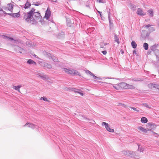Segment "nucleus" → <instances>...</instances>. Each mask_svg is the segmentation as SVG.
I'll return each instance as SVG.
<instances>
[{
    "label": "nucleus",
    "mask_w": 159,
    "mask_h": 159,
    "mask_svg": "<svg viewBox=\"0 0 159 159\" xmlns=\"http://www.w3.org/2000/svg\"><path fill=\"white\" fill-rule=\"evenodd\" d=\"M35 9L34 8H32L28 12H24L23 19H25L26 22H29L30 21H31L32 19L38 20L41 18L42 16L39 11L35 12Z\"/></svg>",
    "instance_id": "f257e3e1"
},
{
    "label": "nucleus",
    "mask_w": 159,
    "mask_h": 159,
    "mask_svg": "<svg viewBox=\"0 0 159 159\" xmlns=\"http://www.w3.org/2000/svg\"><path fill=\"white\" fill-rule=\"evenodd\" d=\"M113 87L116 89L119 90L120 89H134V87L132 85H129L125 82H121L119 84H112Z\"/></svg>",
    "instance_id": "f03ea898"
},
{
    "label": "nucleus",
    "mask_w": 159,
    "mask_h": 159,
    "mask_svg": "<svg viewBox=\"0 0 159 159\" xmlns=\"http://www.w3.org/2000/svg\"><path fill=\"white\" fill-rule=\"evenodd\" d=\"M63 69L64 71L68 74H70L73 75H79L80 76H81L80 72L76 70L73 69L69 70L66 68H64Z\"/></svg>",
    "instance_id": "7ed1b4c3"
},
{
    "label": "nucleus",
    "mask_w": 159,
    "mask_h": 159,
    "mask_svg": "<svg viewBox=\"0 0 159 159\" xmlns=\"http://www.w3.org/2000/svg\"><path fill=\"white\" fill-rule=\"evenodd\" d=\"M44 54L47 56L49 58H51L53 61L55 62L58 61V60L57 58L53 56L51 54L49 53L46 51H44L43 52Z\"/></svg>",
    "instance_id": "20e7f679"
},
{
    "label": "nucleus",
    "mask_w": 159,
    "mask_h": 159,
    "mask_svg": "<svg viewBox=\"0 0 159 159\" xmlns=\"http://www.w3.org/2000/svg\"><path fill=\"white\" fill-rule=\"evenodd\" d=\"M122 153L126 155L129 156L131 157H134L135 154L134 152L130 151H122Z\"/></svg>",
    "instance_id": "39448f33"
},
{
    "label": "nucleus",
    "mask_w": 159,
    "mask_h": 159,
    "mask_svg": "<svg viewBox=\"0 0 159 159\" xmlns=\"http://www.w3.org/2000/svg\"><path fill=\"white\" fill-rule=\"evenodd\" d=\"M148 125L150 126L149 127V131L152 132V134H157L154 132L152 131V130H153L156 128V125L154 124H152L151 123H148Z\"/></svg>",
    "instance_id": "423d86ee"
},
{
    "label": "nucleus",
    "mask_w": 159,
    "mask_h": 159,
    "mask_svg": "<svg viewBox=\"0 0 159 159\" xmlns=\"http://www.w3.org/2000/svg\"><path fill=\"white\" fill-rule=\"evenodd\" d=\"M137 14L140 16H144L146 15L145 13H144L142 9L139 8L138 9L137 11Z\"/></svg>",
    "instance_id": "0eeeda50"
},
{
    "label": "nucleus",
    "mask_w": 159,
    "mask_h": 159,
    "mask_svg": "<svg viewBox=\"0 0 159 159\" xmlns=\"http://www.w3.org/2000/svg\"><path fill=\"white\" fill-rule=\"evenodd\" d=\"M110 12H109L108 13V20H109V27H110V29L111 30H112L113 28V23L111 21V18L110 17Z\"/></svg>",
    "instance_id": "6e6552de"
},
{
    "label": "nucleus",
    "mask_w": 159,
    "mask_h": 159,
    "mask_svg": "<svg viewBox=\"0 0 159 159\" xmlns=\"http://www.w3.org/2000/svg\"><path fill=\"white\" fill-rule=\"evenodd\" d=\"M31 6V3L28 1V0H27L26 3L24 5L21 6H20L22 8H24L25 9H26L30 7Z\"/></svg>",
    "instance_id": "1a4fd4ad"
},
{
    "label": "nucleus",
    "mask_w": 159,
    "mask_h": 159,
    "mask_svg": "<svg viewBox=\"0 0 159 159\" xmlns=\"http://www.w3.org/2000/svg\"><path fill=\"white\" fill-rule=\"evenodd\" d=\"M7 14L14 18H18L20 16V14L19 13V12L17 13H8V14Z\"/></svg>",
    "instance_id": "9d476101"
},
{
    "label": "nucleus",
    "mask_w": 159,
    "mask_h": 159,
    "mask_svg": "<svg viewBox=\"0 0 159 159\" xmlns=\"http://www.w3.org/2000/svg\"><path fill=\"white\" fill-rule=\"evenodd\" d=\"M26 125H27L28 127H29L31 128L32 129H34V128H36L37 129L38 126L36 125H35L32 123H27L24 126H25Z\"/></svg>",
    "instance_id": "9b49d317"
},
{
    "label": "nucleus",
    "mask_w": 159,
    "mask_h": 159,
    "mask_svg": "<svg viewBox=\"0 0 159 159\" xmlns=\"http://www.w3.org/2000/svg\"><path fill=\"white\" fill-rule=\"evenodd\" d=\"M138 129L140 131L145 133H147L148 131H149V129L147 128V129H145L144 128L140 126L139 127Z\"/></svg>",
    "instance_id": "f8f14e48"
},
{
    "label": "nucleus",
    "mask_w": 159,
    "mask_h": 159,
    "mask_svg": "<svg viewBox=\"0 0 159 159\" xmlns=\"http://www.w3.org/2000/svg\"><path fill=\"white\" fill-rule=\"evenodd\" d=\"M3 38H4L5 39H8V40H12V42L14 43H16L18 41V40H15L14 39H13L11 37H8L7 36L3 35Z\"/></svg>",
    "instance_id": "ddd939ff"
},
{
    "label": "nucleus",
    "mask_w": 159,
    "mask_h": 159,
    "mask_svg": "<svg viewBox=\"0 0 159 159\" xmlns=\"http://www.w3.org/2000/svg\"><path fill=\"white\" fill-rule=\"evenodd\" d=\"M158 46V44H155L150 47V49L152 51H154V52L155 53V52L156 51V50H159L157 49Z\"/></svg>",
    "instance_id": "4468645a"
},
{
    "label": "nucleus",
    "mask_w": 159,
    "mask_h": 159,
    "mask_svg": "<svg viewBox=\"0 0 159 159\" xmlns=\"http://www.w3.org/2000/svg\"><path fill=\"white\" fill-rule=\"evenodd\" d=\"M7 10L11 12H12L13 9V5L11 3H8L7 4Z\"/></svg>",
    "instance_id": "2eb2a0df"
},
{
    "label": "nucleus",
    "mask_w": 159,
    "mask_h": 159,
    "mask_svg": "<svg viewBox=\"0 0 159 159\" xmlns=\"http://www.w3.org/2000/svg\"><path fill=\"white\" fill-rule=\"evenodd\" d=\"M51 15V11H48L47 10L46 12L45 13V17L46 18L47 20L49 18L50 16Z\"/></svg>",
    "instance_id": "dca6fc26"
},
{
    "label": "nucleus",
    "mask_w": 159,
    "mask_h": 159,
    "mask_svg": "<svg viewBox=\"0 0 159 159\" xmlns=\"http://www.w3.org/2000/svg\"><path fill=\"white\" fill-rule=\"evenodd\" d=\"M22 87L21 85H18L17 86H13V88L15 89L16 90H17L19 92H20V89Z\"/></svg>",
    "instance_id": "f3484780"
},
{
    "label": "nucleus",
    "mask_w": 159,
    "mask_h": 159,
    "mask_svg": "<svg viewBox=\"0 0 159 159\" xmlns=\"http://www.w3.org/2000/svg\"><path fill=\"white\" fill-rule=\"evenodd\" d=\"M148 15L150 17H152L153 16V11L152 9H149L148 11Z\"/></svg>",
    "instance_id": "a211bd4d"
},
{
    "label": "nucleus",
    "mask_w": 159,
    "mask_h": 159,
    "mask_svg": "<svg viewBox=\"0 0 159 159\" xmlns=\"http://www.w3.org/2000/svg\"><path fill=\"white\" fill-rule=\"evenodd\" d=\"M64 33L63 32H61L59 34H58L57 36L58 38L59 39H61L64 37Z\"/></svg>",
    "instance_id": "6ab92c4d"
},
{
    "label": "nucleus",
    "mask_w": 159,
    "mask_h": 159,
    "mask_svg": "<svg viewBox=\"0 0 159 159\" xmlns=\"http://www.w3.org/2000/svg\"><path fill=\"white\" fill-rule=\"evenodd\" d=\"M27 63L30 65H36V63L32 59H29L27 61Z\"/></svg>",
    "instance_id": "aec40b11"
},
{
    "label": "nucleus",
    "mask_w": 159,
    "mask_h": 159,
    "mask_svg": "<svg viewBox=\"0 0 159 159\" xmlns=\"http://www.w3.org/2000/svg\"><path fill=\"white\" fill-rule=\"evenodd\" d=\"M102 126L105 125V128L107 130H108V128H110V125H109L107 123L105 122H102Z\"/></svg>",
    "instance_id": "412c9836"
},
{
    "label": "nucleus",
    "mask_w": 159,
    "mask_h": 159,
    "mask_svg": "<svg viewBox=\"0 0 159 159\" xmlns=\"http://www.w3.org/2000/svg\"><path fill=\"white\" fill-rule=\"evenodd\" d=\"M148 119L145 117H143L141 118V121L143 123H146L148 122Z\"/></svg>",
    "instance_id": "4be33fe9"
},
{
    "label": "nucleus",
    "mask_w": 159,
    "mask_h": 159,
    "mask_svg": "<svg viewBox=\"0 0 159 159\" xmlns=\"http://www.w3.org/2000/svg\"><path fill=\"white\" fill-rule=\"evenodd\" d=\"M136 6L134 4H130V8L133 11H135L136 10Z\"/></svg>",
    "instance_id": "5701e85b"
},
{
    "label": "nucleus",
    "mask_w": 159,
    "mask_h": 159,
    "mask_svg": "<svg viewBox=\"0 0 159 159\" xmlns=\"http://www.w3.org/2000/svg\"><path fill=\"white\" fill-rule=\"evenodd\" d=\"M114 39L115 41L117 42L118 44H119L120 43V42L119 41V38L118 37L117 35L115 34Z\"/></svg>",
    "instance_id": "b1692460"
},
{
    "label": "nucleus",
    "mask_w": 159,
    "mask_h": 159,
    "mask_svg": "<svg viewBox=\"0 0 159 159\" xmlns=\"http://www.w3.org/2000/svg\"><path fill=\"white\" fill-rule=\"evenodd\" d=\"M41 78L43 80L50 79L49 77L47 75H45L43 73V75L42 76V78Z\"/></svg>",
    "instance_id": "393cba45"
},
{
    "label": "nucleus",
    "mask_w": 159,
    "mask_h": 159,
    "mask_svg": "<svg viewBox=\"0 0 159 159\" xmlns=\"http://www.w3.org/2000/svg\"><path fill=\"white\" fill-rule=\"evenodd\" d=\"M155 54L157 60L159 61V50H156L155 52Z\"/></svg>",
    "instance_id": "a878e982"
},
{
    "label": "nucleus",
    "mask_w": 159,
    "mask_h": 159,
    "mask_svg": "<svg viewBox=\"0 0 159 159\" xmlns=\"http://www.w3.org/2000/svg\"><path fill=\"white\" fill-rule=\"evenodd\" d=\"M131 80L132 81H141L143 80L141 78L136 77H135L131 79Z\"/></svg>",
    "instance_id": "bb28decb"
},
{
    "label": "nucleus",
    "mask_w": 159,
    "mask_h": 159,
    "mask_svg": "<svg viewBox=\"0 0 159 159\" xmlns=\"http://www.w3.org/2000/svg\"><path fill=\"white\" fill-rule=\"evenodd\" d=\"M131 46L133 48H135L137 47V45L135 42L134 41H133L131 42Z\"/></svg>",
    "instance_id": "cd10ccee"
},
{
    "label": "nucleus",
    "mask_w": 159,
    "mask_h": 159,
    "mask_svg": "<svg viewBox=\"0 0 159 159\" xmlns=\"http://www.w3.org/2000/svg\"><path fill=\"white\" fill-rule=\"evenodd\" d=\"M16 49L19 51V52L20 53H22V51L23 50V48L17 46H16Z\"/></svg>",
    "instance_id": "c85d7f7f"
},
{
    "label": "nucleus",
    "mask_w": 159,
    "mask_h": 159,
    "mask_svg": "<svg viewBox=\"0 0 159 159\" xmlns=\"http://www.w3.org/2000/svg\"><path fill=\"white\" fill-rule=\"evenodd\" d=\"M138 150L139 151H140V152H143L144 150V148H141V145H138Z\"/></svg>",
    "instance_id": "c756f323"
},
{
    "label": "nucleus",
    "mask_w": 159,
    "mask_h": 159,
    "mask_svg": "<svg viewBox=\"0 0 159 159\" xmlns=\"http://www.w3.org/2000/svg\"><path fill=\"white\" fill-rule=\"evenodd\" d=\"M143 47L145 50H147L148 48V43H143Z\"/></svg>",
    "instance_id": "7c9ffc66"
},
{
    "label": "nucleus",
    "mask_w": 159,
    "mask_h": 159,
    "mask_svg": "<svg viewBox=\"0 0 159 159\" xmlns=\"http://www.w3.org/2000/svg\"><path fill=\"white\" fill-rule=\"evenodd\" d=\"M107 45V43L102 42L100 43V47L101 48H104L105 46H106Z\"/></svg>",
    "instance_id": "2f4dec72"
},
{
    "label": "nucleus",
    "mask_w": 159,
    "mask_h": 159,
    "mask_svg": "<svg viewBox=\"0 0 159 159\" xmlns=\"http://www.w3.org/2000/svg\"><path fill=\"white\" fill-rule=\"evenodd\" d=\"M66 22L67 25L69 26H70L71 24V23L70 21V19L68 18L66 19Z\"/></svg>",
    "instance_id": "473e14b6"
},
{
    "label": "nucleus",
    "mask_w": 159,
    "mask_h": 159,
    "mask_svg": "<svg viewBox=\"0 0 159 159\" xmlns=\"http://www.w3.org/2000/svg\"><path fill=\"white\" fill-rule=\"evenodd\" d=\"M154 85H155V83L149 84L148 85V87L149 88L152 89L153 88V87Z\"/></svg>",
    "instance_id": "72a5a7b5"
},
{
    "label": "nucleus",
    "mask_w": 159,
    "mask_h": 159,
    "mask_svg": "<svg viewBox=\"0 0 159 159\" xmlns=\"http://www.w3.org/2000/svg\"><path fill=\"white\" fill-rule=\"evenodd\" d=\"M45 67L48 69L51 68H52V65L48 63H47L45 65Z\"/></svg>",
    "instance_id": "f704fd0d"
},
{
    "label": "nucleus",
    "mask_w": 159,
    "mask_h": 159,
    "mask_svg": "<svg viewBox=\"0 0 159 159\" xmlns=\"http://www.w3.org/2000/svg\"><path fill=\"white\" fill-rule=\"evenodd\" d=\"M97 1L99 3H104L106 2L105 0H97Z\"/></svg>",
    "instance_id": "c9c22d12"
},
{
    "label": "nucleus",
    "mask_w": 159,
    "mask_h": 159,
    "mask_svg": "<svg viewBox=\"0 0 159 159\" xmlns=\"http://www.w3.org/2000/svg\"><path fill=\"white\" fill-rule=\"evenodd\" d=\"M85 72L87 74H89V75H93V74L92 73L91 71L88 70H85Z\"/></svg>",
    "instance_id": "e433bc0d"
},
{
    "label": "nucleus",
    "mask_w": 159,
    "mask_h": 159,
    "mask_svg": "<svg viewBox=\"0 0 159 159\" xmlns=\"http://www.w3.org/2000/svg\"><path fill=\"white\" fill-rule=\"evenodd\" d=\"M153 87L159 89V84H155V85H154Z\"/></svg>",
    "instance_id": "4c0bfd02"
},
{
    "label": "nucleus",
    "mask_w": 159,
    "mask_h": 159,
    "mask_svg": "<svg viewBox=\"0 0 159 159\" xmlns=\"http://www.w3.org/2000/svg\"><path fill=\"white\" fill-rule=\"evenodd\" d=\"M41 4V2H36V3H33V5L36 6H38L39 5H40Z\"/></svg>",
    "instance_id": "58836bf2"
},
{
    "label": "nucleus",
    "mask_w": 159,
    "mask_h": 159,
    "mask_svg": "<svg viewBox=\"0 0 159 159\" xmlns=\"http://www.w3.org/2000/svg\"><path fill=\"white\" fill-rule=\"evenodd\" d=\"M131 109H133L134 110L136 111H137V112H139V110H138L136 108H135V107H130Z\"/></svg>",
    "instance_id": "ea45409f"
},
{
    "label": "nucleus",
    "mask_w": 159,
    "mask_h": 159,
    "mask_svg": "<svg viewBox=\"0 0 159 159\" xmlns=\"http://www.w3.org/2000/svg\"><path fill=\"white\" fill-rule=\"evenodd\" d=\"M142 105L144 107H145L147 108H150L149 106L148 105V104L147 103H143L142 104Z\"/></svg>",
    "instance_id": "a19ab883"
},
{
    "label": "nucleus",
    "mask_w": 159,
    "mask_h": 159,
    "mask_svg": "<svg viewBox=\"0 0 159 159\" xmlns=\"http://www.w3.org/2000/svg\"><path fill=\"white\" fill-rule=\"evenodd\" d=\"M107 131H109V132H110L111 133H113L114 132V130L113 129H111L110 128H109L108 130H107Z\"/></svg>",
    "instance_id": "79ce46f5"
},
{
    "label": "nucleus",
    "mask_w": 159,
    "mask_h": 159,
    "mask_svg": "<svg viewBox=\"0 0 159 159\" xmlns=\"http://www.w3.org/2000/svg\"><path fill=\"white\" fill-rule=\"evenodd\" d=\"M91 76H93V78L94 79H98L99 80H101V78H99V77H98L97 76H95V75H94V74H93V75H92Z\"/></svg>",
    "instance_id": "37998d69"
},
{
    "label": "nucleus",
    "mask_w": 159,
    "mask_h": 159,
    "mask_svg": "<svg viewBox=\"0 0 159 159\" xmlns=\"http://www.w3.org/2000/svg\"><path fill=\"white\" fill-rule=\"evenodd\" d=\"M41 99H42L44 101H48V100H47V98H46L45 97H43L41 98Z\"/></svg>",
    "instance_id": "c03bdc74"
},
{
    "label": "nucleus",
    "mask_w": 159,
    "mask_h": 159,
    "mask_svg": "<svg viewBox=\"0 0 159 159\" xmlns=\"http://www.w3.org/2000/svg\"><path fill=\"white\" fill-rule=\"evenodd\" d=\"M149 30L150 32H152L155 30V29L153 27H151L149 28Z\"/></svg>",
    "instance_id": "a18cd8bd"
},
{
    "label": "nucleus",
    "mask_w": 159,
    "mask_h": 159,
    "mask_svg": "<svg viewBox=\"0 0 159 159\" xmlns=\"http://www.w3.org/2000/svg\"><path fill=\"white\" fill-rule=\"evenodd\" d=\"M97 12H98L99 14H100V16L101 18L102 19V12H101V11H98L97 10Z\"/></svg>",
    "instance_id": "49530a36"
},
{
    "label": "nucleus",
    "mask_w": 159,
    "mask_h": 159,
    "mask_svg": "<svg viewBox=\"0 0 159 159\" xmlns=\"http://www.w3.org/2000/svg\"><path fill=\"white\" fill-rule=\"evenodd\" d=\"M101 52L104 55L106 54L107 53V52L106 50L102 51Z\"/></svg>",
    "instance_id": "de8ad7c7"
},
{
    "label": "nucleus",
    "mask_w": 159,
    "mask_h": 159,
    "mask_svg": "<svg viewBox=\"0 0 159 159\" xmlns=\"http://www.w3.org/2000/svg\"><path fill=\"white\" fill-rule=\"evenodd\" d=\"M151 26V25H150V24H148L145 26V28H146L147 29H148L149 27H150Z\"/></svg>",
    "instance_id": "09e8293b"
},
{
    "label": "nucleus",
    "mask_w": 159,
    "mask_h": 159,
    "mask_svg": "<svg viewBox=\"0 0 159 159\" xmlns=\"http://www.w3.org/2000/svg\"><path fill=\"white\" fill-rule=\"evenodd\" d=\"M75 92H77V93H79V94H80L81 96H83V93H80V92H78L77 91H76L75 90H74Z\"/></svg>",
    "instance_id": "8fccbe9b"
},
{
    "label": "nucleus",
    "mask_w": 159,
    "mask_h": 159,
    "mask_svg": "<svg viewBox=\"0 0 159 159\" xmlns=\"http://www.w3.org/2000/svg\"><path fill=\"white\" fill-rule=\"evenodd\" d=\"M119 104L125 107H126V106L124 104H122L121 103H119Z\"/></svg>",
    "instance_id": "3c124183"
},
{
    "label": "nucleus",
    "mask_w": 159,
    "mask_h": 159,
    "mask_svg": "<svg viewBox=\"0 0 159 159\" xmlns=\"http://www.w3.org/2000/svg\"><path fill=\"white\" fill-rule=\"evenodd\" d=\"M2 8L5 10H6V11H7V10H7V7H2Z\"/></svg>",
    "instance_id": "603ef678"
},
{
    "label": "nucleus",
    "mask_w": 159,
    "mask_h": 159,
    "mask_svg": "<svg viewBox=\"0 0 159 159\" xmlns=\"http://www.w3.org/2000/svg\"><path fill=\"white\" fill-rule=\"evenodd\" d=\"M2 12H3V13L4 14H7V13L5 11H3V10L2 11Z\"/></svg>",
    "instance_id": "864d4df0"
},
{
    "label": "nucleus",
    "mask_w": 159,
    "mask_h": 159,
    "mask_svg": "<svg viewBox=\"0 0 159 159\" xmlns=\"http://www.w3.org/2000/svg\"><path fill=\"white\" fill-rule=\"evenodd\" d=\"M42 75H43V74H39V76L41 78H42Z\"/></svg>",
    "instance_id": "5fc2aeb1"
},
{
    "label": "nucleus",
    "mask_w": 159,
    "mask_h": 159,
    "mask_svg": "<svg viewBox=\"0 0 159 159\" xmlns=\"http://www.w3.org/2000/svg\"><path fill=\"white\" fill-rule=\"evenodd\" d=\"M136 53L135 50H134L133 51V53L134 54V53Z\"/></svg>",
    "instance_id": "6e6d98bb"
},
{
    "label": "nucleus",
    "mask_w": 159,
    "mask_h": 159,
    "mask_svg": "<svg viewBox=\"0 0 159 159\" xmlns=\"http://www.w3.org/2000/svg\"><path fill=\"white\" fill-rule=\"evenodd\" d=\"M52 1L56 2L57 0H51Z\"/></svg>",
    "instance_id": "4d7b16f0"
},
{
    "label": "nucleus",
    "mask_w": 159,
    "mask_h": 159,
    "mask_svg": "<svg viewBox=\"0 0 159 159\" xmlns=\"http://www.w3.org/2000/svg\"><path fill=\"white\" fill-rule=\"evenodd\" d=\"M84 118L86 120H89V119L87 118L84 117Z\"/></svg>",
    "instance_id": "13d9d810"
},
{
    "label": "nucleus",
    "mask_w": 159,
    "mask_h": 159,
    "mask_svg": "<svg viewBox=\"0 0 159 159\" xmlns=\"http://www.w3.org/2000/svg\"><path fill=\"white\" fill-rule=\"evenodd\" d=\"M149 34H148V33H147V34H146L147 36H148Z\"/></svg>",
    "instance_id": "bf43d9fd"
},
{
    "label": "nucleus",
    "mask_w": 159,
    "mask_h": 159,
    "mask_svg": "<svg viewBox=\"0 0 159 159\" xmlns=\"http://www.w3.org/2000/svg\"><path fill=\"white\" fill-rule=\"evenodd\" d=\"M34 56L35 57H36V56H37L36 55L34 54Z\"/></svg>",
    "instance_id": "052dcab7"
},
{
    "label": "nucleus",
    "mask_w": 159,
    "mask_h": 159,
    "mask_svg": "<svg viewBox=\"0 0 159 159\" xmlns=\"http://www.w3.org/2000/svg\"><path fill=\"white\" fill-rule=\"evenodd\" d=\"M112 79H116V78H112Z\"/></svg>",
    "instance_id": "680f3d73"
},
{
    "label": "nucleus",
    "mask_w": 159,
    "mask_h": 159,
    "mask_svg": "<svg viewBox=\"0 0 159 159\" xmlns=\"http://www.w3.org/2000/svg\"><path fill=\"white\" fill-rule=\"evenodd\" d=\"M75 89V90H79L78 89Z\"/></svg>",
    "instance_id": "e2e57ef3"
},
{
    "label": "nucleus",
    "mask_w": 159,
    "mask_h": 159,
    "mask_svg": "<svg viewBox=\"0 0 159 159\" xmlns=\"http://www.w3.org/2000/svg\"><path fill=\"white\" fill-rule=\"evenodd\" d=\"M124 53L123 52H122V53Z\"/></svg>",
    "instance_id": "0e129e2a"
},
{
    "label": "nucleus",
    "mask_w": 159,
    "mask_h": 159,
    "mask_svg": "<svg viewBox=\"0 0 159 159\" xmlns=\"http://www.w3.org/2000/svg\"><path fill=\"white\" fill-rule=\"evenodd\" d=\"M158 72L159 73V70H158Z\"/></svg>",
    "instance_id": "69168bd1"
},
{
    "label": "nucleus",
    "mask_w": 159,
    "mask_h": 159,
    "mask_svg": "<svg viewBox=\"0 0 159 159\" xmlns=\"http://www.w3.org/2000/svg\"><path fill=\"white\" fill-rule=\"evenodd\" d=\"M86 6L87 7H89V6L87 5Z\"/></svg>",
    "instance_id": "338daca9"
}]
</instances>
